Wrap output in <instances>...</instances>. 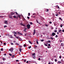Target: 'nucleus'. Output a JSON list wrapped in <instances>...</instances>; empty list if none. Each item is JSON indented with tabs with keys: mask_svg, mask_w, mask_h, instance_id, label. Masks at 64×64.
Masks as SVG:
<instances>
[{
	"mask_svg": "<svg viewBox=\"0 0 64 64\" xmlns=\"http://www.w3.org/2000/svg\"><path fill=\"white\" fill-rule=\"evenodd\" d=\"M26 27H27L28 29H30V24H27L26 26Z\"/></svg>",
	"mask_w": 64,
	"mask_h": 64,
	"instance_id": "1",
	"label": "nucleus"
},
{
	"mask_svg": "<svg viewBox=\"0 0 64 64\" xmlns=\"http://www.w3.org/2000/svg\"><path fill=\"white\" fill-rule=\"evenodd\" d=\"M9 51H10L12 52H13V48H11L9 50Z\"/></svg>",
	"mask_w": 64,
	"mask_h": 64,
	"instance_id": "2",
	"label": "nucleus"
},
{
	"mask_svg": "<svg viewBox=\"0 0 64 64\" xmlns=\"http://www.w3.org/2000/svg\"><path fill=\"white\" fill-rule=\"evenodd\" d=\"M56 35V34L54 32H53L52 33V35H51V36H55Z\"/></svg>",
	"mask_w": 64,
	"mask_h": 64,
	"instance_id": "3",
	"label": "nucleus"
},
{
	"mask_svg": "<svg viewBox=\"0 0 64 64\" xmlns=\"http://www.w3.org/2000/svg\"><path fill=\"white\" fill-rule=\"evenodd\" d=\"M64 44L63 43H62L61 44V45H60V46H62V47H63L64 46Z\"/></svg>",
	"mask_w": 64,
	"mask_h": 64,
	"instance_id": "4",
	"label": "nucleus"
},
{
	"mask_svg": "<svg viewBox=\"0 0 64 64\" xmlns=\"http://www.w3.org/2000/svg\"><path fill=\"white\" fill-rule=\"evenodd\" d=\"M35 32H36V31H35V30H34V32L33 33V35H35Z\"/></svg>",
	"mask_w": 64,
	"mask_h": 64,
	"instance_id": "5",
	"label": "nucleus"
},
{
	"mask_svg": "<svg viewBox=\"0 0 64 64\" xmlns=\"http://www.w3.org/2000/svg\"><path fill=\"white\" fill-rule=\"evenodd\" d=\"M56 8L57 9H58H58H60V8L59 7V6H58V5H57L56 6Z\"/></svg>",
	"mask_w": 64,
	"mask_h": 64,
	"instance_id": "6",
	"label": "nucleus"
},
{
	"mask_svg": "<svg viewBox=\"0 0 64 64\" xmlns=\"http://www.w3.org/2000/svg\"><path fill=\"white\" fill-rule=\"evenodd\" d=\"M18 33L19 35H22V34L21 33H20V32H18Z\"/></svg>",
	"mask_w": 64,
	"mask_h": 64,
	"instance_id": "7",
	"label": "nucleus"
},
{
	"mask_svg": "<svg viewBox=\"0 0 64 64\" xmlns=\"http://www.w3.org/2000/svg\"><path fill=\"white\" fill-rule=\"evenodd\" d=\"M46 12H48L49 11V10L48 9H46L45 10Z\"/></svg>",
	"mask_w": 64,
	"mask_h": 64,
	"instance_id": "8",
	"label": "nucleus"
},
{
	"mask_svg": "<svg viewBox=\"0 0 64 64\" xmlns=\"http://www.w3.org/2000/svg\"><path fill=\"white\" fill-rule=\"evenodd\" d=\"M18 15L19 16H18V18H19L20 19V18H21V16L20 15L18 14Z\"/></svg>",
	"mask_w": 64,
	"mask_h": 64,
	"instance_id": "9",
	"label": "nucleus"
},
{
	"mask_svg": "<svg viewBox=\"0 0 64 64\" xmlns=\"http://www.w3.org/2000/svg\"><path fill=\"white\" fill-rule=\"evenodd\" d=\"M20 25H22V26H25V25H24L22 23H20Z\"/></svg>",
	"mask_w": 64,
	"mask_h": 64,
	"instance_id": "10",
	"label": "nucleus"
},
{
	"mask_svg": "<svg viewBox=\"0 0 64 64\" xmlns=\"http://www.w3.org/2000/svg\"><path fill=\"white\" fill-rule=\"evenodd\" d=\"M28 42H29V43H30V44H32V43L31 42V41H30V40H28Z\"/></svg>",
	"mask_w": 64,
	"mask_h": 64,
	"instance_id": "11",
	"label": "nucleus"
},
{
	"mask_svg": "<svg viewBox=\"0 0 64 64\" xmlns=\"http://www.w3.org/2000/svg\"><path fill=\"white\" fill-rule=\"evenodd\" d=\"M58 32H59V33H61V32H62V30H59Z\"/></svg>",
	"mask_w": 64,
	"mask_h": 64,
	"instance_id": "12",
	"label": "nucleus"
},
{
	"mask_svg": "<svg viewBox=\"0 0 64 64\" xmlns=\"http://www.w3.org/2000/svg\"><path fill=\"white\" fill-rule=\"evenodd\" d=\"M22 50V49L21 48H19V50L20 52H21L22 51V50Z\"/></svg>",
	"mask_w": 64,
	"mask_h": 64,
	"instance_id": "13",
	"label": "nucleus"
},
{
	"mask_svg": "<svg viewBox=\"0 0 64 64\" xmlns=\"http://www.w3.org/2000/svg\"><path fill=\"white\" fill-rule=\"evenodd\" d=\"M59 19H60V20H61L62 21L63 20L62 18H59Z\"/></svg>",
	"mask_w": 64,
	"mask_h": 64,
	"instance_id": "14",
	"label": "nucleus"
},
{
	"mask_svg": "<svg viewBox=\"0 0 64 64\" xmlns=\"http://www.w3.org/2000/svg\"><path fill=\"white\" fill-rule=\"evenodd\" d=\"M4 23H5V24H7V21H5L4 22Z\"/></svg>",
	"mask_w": 64,
	"mask_h": 64,
	"instance_id": "15",
	"label": "nucleus"
},
{
	"mask_svg": "<svg viewBox=\"0 0 64 64\" xmlns=\"http://www.w3.org/2000/svg\"><path fill=\"white\" fill-rule=\"evenodd\" d=\"M32 56H35V53H34L33 54H32Z\"/></svg>",
	"mask_w": 64,
	"mask_h": 64,
	"instance_id": "16",
	"label": "nucleus"
},
{
	"mask_svg": "<svg viewBox=\"0 0 64 64\" xmlns=\"http://www.w3.org/2000/svg\"><path fill=\"white\" fill-rule=\"evenodd\" d=\"M12 56V58H14V57H15V56H14V55Z\"/></svg>",
	"mask_w": 64,
	"mask_h": 64,
	"instance_id": "17",
	"label": "nucleus"
},
{
	"mask_svg": "<svg viewBox=\"0 0 64 64\" xmlns=\"http://www.w3.org/2000/svg\"><path fill=\"white\" fill-rule=\"evenodd\" d=\"M13 13L14 12H11V15H13Z\"/></svg>",
	"mask_w": 64,
	"mask_h": 64,
	"instance_id": "18",
	"label": "nucleus"
},
{
	"mask_svg": "<svg viewBox=\"0 0 64 64\" xmlns=\"http://www.w3.org/2000/svg\"><path fill=\"white\" fill-rule=\"evenodd\" d=\"M30 13H28V16H30Z\"/></svg>",
	"mask_w": 64,
	"mask_h": 64,
	"instance_id": "19",
	"label": "nucleus"
},
{
	"mask_svg": "<svg viewBox=\"0 0 64 64\" xmlns=\"http://www.w3.org/2000/svg\"><path fill=\"white\" fill-rule=\"evenodd\" d=\"M9 17L10 18H12V16H9Z\"/></svg>",
	"mask_w": 64,
	"mask_h": 64,
	"instance_id": "20",
	"label": "nucleus"
},
{
	"mask_svg": "<svg viewBox=\"0 0 64 64\" xmlns=\"http://www.w3.org/2000/svg\"><path fill=\"white\" fill-rule=\"evenodd\" d=\"M44 45L46 46H47V47H48V46H47V45L46 44H44Z\"/></svg>",
	"mask_w": 64,
	"mask_h": 64,
	"instance_id": "21",
	"label": "nucleus"
},
{
	"mask_svg": "<svg viewBox=\"0 0 64 64\" xmlns=\"http://www.w3.org/2000/svg\"><path fill=\"white\" fill-rule=\"evenodd\" d=\"M40 41L41 42H43V41H44V40H41Z\"/></svg>",
	"mask_w": 64,
	"mask_h": 64,
	"instance_id": "22",
	"label": "nucleus"
},
{
	"mask_svg": "<svg viewBox=\"0 0 64 64\" xmlns=\"http://www.w3.org/2000/svg\"><path fill=\"white\" fill-rule=\"evenodd\" d=\"M58 63H60H60H61V62L60 61H58Z\"/></svg>",
	"mask_w": 64,
	"mask_h": 64,
	"instance_id": "23",
	"label": "nucleus"
},
{
	"mask_svg": "<svg viewBox=\"0 0 64 64\" xmlns=\"http://www.w3.org/2000/svg\"><path fill=\"white\" fill-rule=\"evenodd\" d=\"M60 26V27H61V28H62V27H63V25L61 24V25Z\"/></svg>",
	"mask_w": 64,
	"mask_h": 64,
	"instance_id": "24",
	"label": "nucleus"
},
{
	"mask_svg": "<svg viewBox=\"0 0 64 64\" xmlns=\"http://www.w3.org/2000/svg\"><path fill=\"white\" fill-rule=\"evenodd\" d=\"M13 17L14 18H16V16H14Z\"/></svg>",
	"mask_w": 64,
	"mask_h": 64,
	"instance_id": "25",
	"label": "nucleus"
},
{
	"mask_svg": "<svg viewBox=\"0 0 64 64\" xmlns=\"http://www.w3.org/2000/svg\"><path fill=\"white\" fill-rule=\"evenodd\" d=\"M60 42H63V41L62 40H60Z\"/></svg>",
	"mask_w": 64,
	"mask_h": 64,
	"instance_id": "26",
	"label": "nucleus"
},
{
	"mask_svg": "<svg viewBox=\"0 0 64 64\" xmlns=\"http://www.w3.org/2000/svg\"><path fill=\"white\" fill-rule=\"evenodd\" d=\"M45 26H46V27H48V25L46 24H45Z\"/></svg>",
	"mask_w": 64,
	"mask_h": 64,
	"instance_id": "27",
	"label": "nucleus"
},
{
	"mask_svg": "<svg viewBox=\"0 0 64 64\" xmlns=\"http://www.w3.org/2000/svg\"><path fill=\"white\" fill-rule=\"evenodd\" d=\"M36 42V44H39L38 43V41H37Z\"/></svg>",
	"mask_w": 64,
	"mask_h": 64,
	"instance_id": "28",
	"label": "nucleus"
},
{
	"mask_svg": "<svg viewBox=\"0 0 64 64\" xmlns=\"http://www.w3.org/2000/svg\"><path fill=\"white\" fill-rule=\"evenodd\" d=\"M35 47H34V48H36V47H37V46H35Z\"/></svg>",
	"mask_w": 64,
	"mask_h": 64,
	"instance_id": "29",
	"label": "nucleus"
},
{
	"mask_svg": "<svg viewBox=\"0 0 64 64\" xmlns=\"http://www.w3.org/2000/svg\"><path fill=\"white\" fill-rule=\"evenodd\" d=\"M48 43H50L51 42V41H50V40H49V41H48Z\"/></svg>",
	"mask_w": 64,
	"mask_h": 64,
	"instance_id": "30",
	"label": "nucleus"
},
{
	"mask_svg": "<svg viewBox=\"0 0 64 64\" xmlns=\"http://www.w3.org/2000/svg\"><path fill=\"white\" fill-rule=\"evenodd\" d=\"M30 24H31V25H32V24H32V22H31L30 23Z\"/></svg>",
	"mask_w": 64,
	"mask_h": 64,
	"instance_id": "31",
	"label": "nucleus"
},
{
	"mask_svg": "<svg viewBox=\"0 0 64 64\" xmlns=\"http://www.w3.org/2000/svg\"><path fill=\"white\" fill-rule=\"evenodd\" d=\"M30 48H31V46H30V47H28V49H30Z\"/></svg>",
	"mask_w": 64,
	"mask_h": 64,
	"instance_id": "32",
	"label": "nucleus"
},
{
	"mask_svg": "<svg viewBox=\"0 0 64 64\" xmlns=\"http://www.w3.org/2000/svg\"><path fill=\"white\" fill-rule=\"evenodd\" d=\"M33 57L34 59V58H35V56H33Z\"/></svg>",
	"mask_w": 64,
	"mask_h": 64,
	"instance_id": "33",
	"label": "nucleus"
},
{
	"mask_svg": "<svg viewBox=\"0 0 64 64\" xmlns=\"http://www.w3.org/2000/svg\"><path fill=\"white\" fill-rule=\"evenodd\" d=\"M9 55H10V56H12V54H9Z\"/></svg>",
	"mask_w": 64,
	"mask_h": 64,
	"instance_id": "34",
	"label": "nucleus"
},
{
	"mask_svg": "<svg viewBox=\"0 0 64 64\" xmlns=\"http://www.w3.org/2000/svg\"><path fill=\"white\" fill-rule=\"evenodd\" d=\"M24 47H26V45L25 44H24Z\"/></svg>",
	"mask_w": 64,
	"mask_h": 64,
	"instance_id": "35",
	"label": "nucleus"
},
{
	"mask_svg": "<svg viewBox=\"0 0 64 64\" xmlns=\"http://www.w3.org/2000/svg\"><path fill=\"white\" fill-rule=\"evenodd\" d=\"M33 17L34 18H35H35H36V16H33Z\"/></svg>",
	"mask_w": 64,
	"mask_h": 64,
	"instance_id": "36",
	"label": "nucleus"
},
{
	"mask_svg": "<svg viewBox=\"0 0 64 64\" xmlns=\"http://www.w3.org/2000/svg\"><path fill=\"white\" fill-rule=\"evenodd\" d=\"M50 39H52V40H53V39H54L52 37L50 38Z\"/></svg>",
	"mask_w": 64,
	"mask_h": 64,
	"instance_id": "37",
	"label": "nucleus"
},
{
	"mask_svg": "<svg viewBox=\"0 0 64 64\" xmlns=\"http://www.w3.org/2000/svg\"><path fill=\"white\" fill-rule=\"evenodd\" d=\"M3 48H1V51H3Z\"/></svg>",
	"mask_w": 64,
	"mask_h": 64,
	"instance_id": "38",
	"label": "nucleus"
},
{
	"mask_svg": "<svg viewBox=\"0 0 64 64\" xmlns=\"http://www.w3.org/2000/svg\"><path fill=\"white\" fill-rule=\"evenodd\" d=\"M7 27V26H6L5 25L4 26V28H5V27Z\"/></svg>",
	"mask_w": 64,
	"mask_h": 64,
	"instance_id": "39",
	"label": "nucleus"
},
{
	"mask_svg": "<svg viewBox=\"0 0 64 64\" xmlns=\"http://www.w3.org/2000/svg\"><path fill=\"white\" fill-rule=\"evenodd\" d=\"M16 62H19V60H16Z\"/></svg>",
	"mask_w": 64,
	"mask_h": 64,
	"instance_id": "40",
	"label": "nucleus"
},
{
	"mask_svg": "<svg viewBox=\"0 0 64 64\" xmlns=\"http://www.w3.org/2000/svg\"><path fill=\"white\" fill-rule=\"evenodd\" d=\"M59 58L60 59H61V56H60Z\"/></svg>",
	"mask_w": 64,
	"mask_h": 64,
	"instance_id": "41",
	"label": "nucleus"
},
{
	"mask_svg": "<svg viewBox=\"0 0 64 64\" xmlns=\"http://www.w3.org/2000/svg\"><path fill=\"white\" fill-rule=\"evenodd\" d=\"M38 60H39V61H40V58H39L38 59Z\"/></svg>",
	"mask_w": 64,
	"mask_h": 64,
	"instance_id": "42",
	"label": "nucleus"
},
{
	"mask_svg": "<svg viewBox=\"0 0 64 64\" xmlns=\"http://www.w3.org/2000/svg\"><path fill=\"white\" fill-rule=\"evenodd\" d=\"M49 23H50V24H51L52 23V22H49Z\"/></svg>",
	"mask_w": 64,
	"mask_h": 64,
	"instance_id": "43",
	"label": "nucleus"
},
{
	"mask_svg": "<svg viewBox=\"0 0 64 64\" xmlns=\"http://www.w3.org/2000/svg\"><path fill=\"white\" fill-rule=\"evenodd\" d=\"M51 48V47H50V46L48 47V48Z\"/></svg>",
	"mask_w": 64,
	"mask_h": 64,
	"instance_id": "44",
	"label": "nucleus"
},
{
	"mask_svg": "<svg viewBox=\"0 0 64 64\" xmlns=\"http://www.w3.org/2000/svg\"><path fill=\"white\" fill-rule=\"evenodd\" d=\"M16 15H18V13H17V12H16Z\"/></svg>",
	"mask_w": 64,
	"mask_h": 64,
	"instance_id": "45",
	"label": "nucleus"
},
{
	"mask_svg": "<svg viewBox=\"0 0 64 64\" xmlns=\"http://www.w3.org/2000/svg\"><path fill=\"white\" fill-rule=\"evenodd\" d=\"M16 14V12H14V13H13V14Z\"/></svg>",
	"mask_w": 64,
	"mask_h": 64,
	"instance_id": "46",
	"label": "nucleus"
},
{
	"mask_svg": "<svg viewBox=\"0 0 64 64\" xmlns=\"http://www.w3.org/2000/svg\"><path fill=\"white\" fill-rule=\"evenodd\" d=\"M58 14H56V16H58Z\"/></svg>",
	"mask_w": 64,
	"mask_h": 64,
	"instance_id": "47",
	"label": "nucleus"
},
{
	"mask_svg": "<svg viewBox=\"0 0 64 64\" xmlns=\"http://www.w3.org/2000/svg\"><path fill=\"white\" fill-rule=\"evenodd\" d=\"M14 33L15 34H17L16 33V32H14Z\"/></svg>",
	"mask_w": 64,
	"mask_h": 64,
	"instance_id": "48",
	"label": "nucleus"
},
{
	"mask_svg": "<svg viewBox=\"0 0 64 64\" xmlns=\"http://www.w3.org/2000/svg\"><path fill=\"white\" fill-rule=\"evenodd\" d=\"M28 62H28V61H27L26 62V63H28Z\"/></svg>",
	"mask_w": 64,
	"mask_h": 64,
	"instance_id": "49",
	"label": "nucleus"
},
{
	"mask_svg": "<svg viewBox=\"0 0 64 64\" xmlns=\"http://www.w3.org/2000/svg\"><path fill=\"white\" fill-rule=\"evenodd\" d=\"M27 18H28V19H29V18H30L29 17H28V16L27 17Z\"/></svg>",
	"mask_w": 64,
	"mask_h": 64,
	"instance_id": "50",
	"label": "nucleus"
},
{
	"mask_svg": "<svg viewBox=\"0 0 64 64\" xmlns=\"http://www.w3.org/2000/svg\"><path fill=\"white\" fill-rule=\"evenodd\" d=\"M48 46H50V44H48Z\"/></svg>",
	"mask_w": 64,
	"mask_h": 64,
	"instance_id": "51",
	"label": "nucleus"
},
{
	"mask_svg": "<svg viewBox=\"0 0 64 64\" xmlns=\"http://www.w3.org/2000/svg\"><path fill=\"white\" fill-rule=\"evenodd\" d=\"M36 21L37 22V23H38V20H36Z\"/></svg>",
	"mask_w": 64,
	"mask_h": 64,
	"instance_id": "52",
	"label": "nucleus"
},
{
	"mask_svg": "<svg viewBox=\"0 0 64 64\" xmlns=\"http://www.w3.org/2000/svg\"><path fill=\"white\" fill-rule=\"evenodd\" d=\"M5 58H3V60H4H4H5Z\"/></svg>",
	"mask_w": 64,
	"mask_h": 64,
	"instance_id": "53",
	"label": "nucleus"
},
{
	"mask_svg": "<svg viewBox=\"0 0 64 64\" xmlns=\"http://www.w3.org/2000/svg\"><path fill=\"white\" fill-rule=\"evenodd\" d=\"M16 38H17V39H18V38H19V37H17V36H16Z\"/></svg>",
	"mask_w": 64,
	"mask_h": 64,
	"instance_id": "54",
	"label": "nucleus"
},
{
	"mask_svg": "<svg viewBox=\"0 0 64 64\" xmlns=\"http://www.w3.org/2000/svg\"><path fill=\"white\" fill-rule=\"evenodd\" d=\"M19 46L20 47H22V46L20 45Z\"/></svg>",
	"mask_w": 64,
	"mask_h": 64,
	"instance_id": "55",
	"label": "nucleus"
},
{
	"mask_svg": "<svg viewBox=\"0 0 64 64\" xmlns=\"http://www.w3.org/2000/svg\"><path fill=\"white\" fill-rule=\"evenodd\" d=\"M62 32H64V30H62Z\"/></svg>",
	"mask_w": 64,
	"mask_h": 64,
	"instance_id": "56",
	"label": "nucleus"
},
{
	"mask_svg": "<svg viewBox=\"0 0 64 64\" xmlns=\"http://www.w3.org/2000/svg\"><path fill=\"white\" fill-rule=\"evenodd\" d=\"M58 13L59 14H61V13L60 12H58Z\"/></svg>",
	"mask_w": 64,
	"mask_h": 64,
	"instance_id": "57",
	"label": "nucleus"
},
{
	"mask_svg": "<svg viewBox=\"0 0 64 64\" xmlns=\"http://www.w3.org/2000/svg\"><path fill=\"white\" fill-rule=\"evenodd\" d=\"M4 45H6V43H4Z\"/></svg>",
	"mask_w": 64,
	"mask_h": 64,
	"instance_id": "58",
	"label": "nucleus"
},
{
	"mask_svg": "<svg viewBox=\"0 0 64 64\" xmlns=\"http://www.w3.org/2000/svg\"><path fill=\"white\" fill-rule=\"evenodd\" d=\"M11 45H13V43H11Z\"/></svg>",
	"mask_w": 64,
	"mask_h": 64,
	"instance_id": "59",
	"label": "nucleus"
},
{
	"mask_svg": "<svg viewBox=\"0 0 64 64\" xmlns=\"http://www.w3.org/2000/svg\"><path fill=\"white\" fill-rule=\"evenodd\" d=\"M24 62H26V60H24Z\"/></svg>",
	"mask_w": 64,
	"mask_h": 64,
	"instance_id": "60",
	"label": "nucleus"
},
{
	"mask_svg": "<svg viewBox=\"0 0 64 64\" xmlns=\"http://www.w3.org/2000/svg\"><path fill=\"white\" fill-rule=\"evenodd\" d=\"M54 32H56V30H54Z\"/></svg>",
	"mask_w": 64,
	"mask_h": 64,
	"instance_id": "61",
	"label": "nucleus"
},
{
	"mask_svg": "<svg viewBox=\"0 0 64 64\" xmlns=\"http://www.w3.org/2000/svg\"><path fill=\"white\" fill-rule=\"evenodd\" d=\"M55 62H56V59H55Z\"/></svg>",
	"mask_w": 64,
	"mask_h": 64,
	"instance_id": "62",
	"label": "nucleus"
},
{
	"mask_svg": "<svg viewBox=\"0 0 64 64\" xmlns=\"http://www.w3.org/2000/svg\"><path fill=\"white\" fill-rule=\"evenodd\" d=\"M58 37V36L57 35H56V38H57V37Z\"/></svg>",
	"mask_w": 64,
	"mask_h": 64,
	"instance_id": "63",
	"label": "nucleus"
},
{
	"mask_svg": "<svg viewBox=\"0 0 64 64\" xmlns=\"http://www.w3.org/2000/svg\"><path fill=\"white\" fill-rule=\"evenodd\" d=\"M51 29H53V28H51Z\"/></svg>",
	"mask_w": 64,
	"mask_h": 64,
	"instance_id": "64",
	"label": "nucleus"
}]
</instances>
